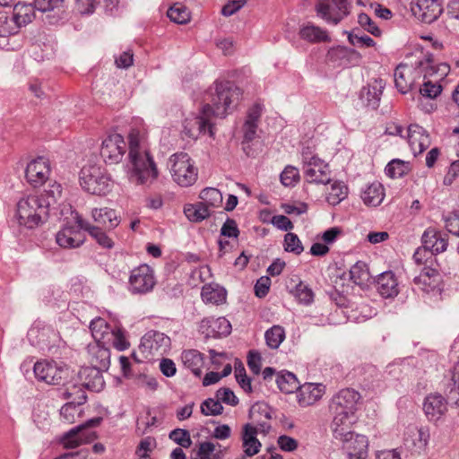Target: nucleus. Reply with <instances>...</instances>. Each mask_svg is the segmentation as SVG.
Here are the masks:
<instances>
[{
    "label": "nucleus",
    "instance_id": "1",
    "mask_svg": "<svg viewBox=\"0 0 459 459\" xmlns=\"http://www.w3.org/2000/svg\"><path fill=\"white\" fill-rule=\"evenodd\" d=\"M242 91L230 82L218 81L209 87L204 95L200 115H191L183 122L184 134L193 139L206 132H212L211 120L214 117H225L229 109L237 107L242 100Z\"/></svg>",
    "mask_w": 459,
    "mask_h": 459
},
{
    "label": "nucleus",
    "instance_id": "2",
    "mask_svg": "<svg viewBox=\"0 0 459 459\" xmlns=\"http://www.w3.org/2000/svg\"><path fill=\"white\" fill-rule=\"evenodd\" d=\"M148 134L143 119L132 118L127 134L128 178L135 184H150L159 177V169L150 150Z\"/></svg>",
    "mask_w": 459,
    "mask_h": 459
},
{
    "label": "nucleus",
    "instance_id": "3",
    "mask_svg": "<svg viewBox=\"0 0 459 459\" xmlns=\"http://www.w3.org/2000/svg\"><path fill=\"white\" fill-rule=\"evenodd\" d=\"M48 216L47 206L36 194L22 197L16 204L15 218L20 226L29 230L42 226Z\"/></svg>",
    "mask_w": 459,
    "mask_h": 459
},
{
    "label": "nucleus",
    "instance_id": "4",
    "mask_svg": "<svg viewBox=\"0 0 459 459\" xmlns=\"http://www.w3.org/2000/svg\"><path fill=\"white\" fill-rule=\"evenodd\" d=\"M169 172L173 181L180 186H193L198 178V169L186 152H177L169 160Z\"/></svg>",
    "mask_w": 459,
    "mask_h": 459
},
{
    "label": "nucleus",
    "instance_id": "5",
    "mask_svg": "<svg viewBox=\"0 0 459 459\" xmlns=\"http://www.w3.org/2000/svg\"><path fill=\"white\" fill-rule=\"evenodd\" d=\"M82 187L92 194L104 195L111 190V178L105 168L98 165H86L81 170Z\"/></svg>",
    "mask_w": 459,
    "mask_h": 459
},
{
    "label": "nucleus",
    "instance_id": "6",
    "mask_svg": "<svg viewBox=\"0 0 459 459\" xmlns=\"http://www.w3.org/2000/svg\"><path fill=\"white\" fill-rule=\"evenodd\" d=\"M304 178L313 184L330 183L331 170L328 163L318 157L309 147L302 152Z\"/></svg>",
    "mask_w": 459,
    "mask_h": 459
},
{
    "label": "nucleus",
    "instance_id": "7",
    "mask_svg": "<svg viewBox=\"0 0 459 459\" xmlns=\"http://www.w3.org/2000/svg\"><path fill=\"white\" fill-rule=\"evenodd\" d=\"M449 231H424L423 247L417 248L413 259L417 264H424L434 254L444 252L448 245Z\"/></svg>",
    "mask_w": 459,
    "mask_h": 459
},
{
    "label": "nucleus",
    "instance_id": "8",
    "mask_svg": "<svg viewBox=\"0 0 459 459\" xmlns=\"http://www.w3.org/2000/svg\"><path fill=\"white\" fill-rule=\"evenodd\" d=\"M51 172L50 161L44 157H38L27 164L25 179L30 186L40 187L48 180Z\"/></svg>",
    "mask_w": 459,
    "mask_h": 459
},
{
    "label": "nucleus",
    "instance_id": "9",
    "mask_svg": "<svg viewBox=\"0 0 459 459\" xmlns=\"http://www.w3.org/2000/svg\"><path fill=\"white\" fill-rule=\"evenodd\" d=\"M126 152V143L122 134H110L102 142L100 155L106 163L116 164L122 160Z\"/></svg>",
    "mask_w": 459,
    "mask_h": 459
},
{
    "label": "nucleus",
    "instance_id": "10",
    "mask_svg": "<svg viewBox=\"0 0 459 459\" xmlns=\"http://www.w3.org/2000/svg\"><path fill=\"white\" fill-rule=\"evenodd\" d=\"M411 11L418 21L431 23L443 13V0H412Z\"/></svg>",
    "mask_w": 459,
    "mask_h": 459
},
{
    "label": "nucleus",
    "instance_id": "11",
    "mask_svg": "<svg viewBox=\"0 0 459 459\" xmlns=\"http://www.w3.org/2000/svg\"><path fill=\"white\" fill-rule=\"evenodd\" d=\"M100 420V418H94L89 420L85 424L79 425L69 430L64 435L61 441L64 447L66 449L75 448L83 443L93 440L95 436L93 432L89 430V428L99 425Z\"/></svg>",
    "mask_w": 459,
    "mask_h": 459
},
{
    "label": "nucleus",
    "instance_id": "12",
    "mask_svg": "<svg viewBox=\"0 0 459 459\" xmlns=\"http://www.w3.org/2000/svg\"><path fill=\"white\" fill-rule=\"evenodd\" d=\"M430 439V430L428 426L410 425L403 434L404 445L413 453L425 454Z\"/></svg>",
    "mask_w": 459,
    "mask_h": 459
},
{
    "label": "nucleus",
    "instance_id": "13",
    "mask_svg": "<svg viewBox=\"0 0 459 459\" xmlns=\"http://www.w3.org/2000/svg\"><path fill=\"white\" fill-rule=\"evenodd\" d=\"M34 374L38 380L48 385H59L67 375V368L55 361H38L34 365Z\"/></svg>",
    "mask_w": 459,
    "mask_h": 459
},
{
    "label": "nucleus",
    "instance_id": "14",
    "mask_svg": "<svg viewBox=\"0 0 459 459\" xmlns=\"http://www.w3.org/2000/svg\"><path fill=\"white\" fill-rule=\"evenodd\" d=\"M170 345V339L160 332H149L141 340L139 350L145 358L163 355Z\"/></svg>",
    "mask_w": 459,
    "mask_h": 459
},
{
    "label": "nucleus",
    "instance_id": "15",
    "mask_svg": "<svg viewBox=\"0 0 459 459\" xmlns=\"http://www.w3.org/2000/svg\"><path fill=\"white\" fill-rule=\"evenodd\" d=\"M316 11L326 22L336 24L348 13L347 0H319Z\"/></svg>",
    "mask_w": 459,
    "mask_h": 459
},
{
    "label": "nucleus",
    "instance_id": "16",
    "mask_svg": "<svg viewBox=\"0 0 459 459\" xmlns=\"http://www.w3.org/2000/svg\"><path fill=\"white\" fill-rule=\"evenodd\" d=\"M130 289L134 293H146L155 285L153 270L148 264H141L131 272Z\"/></svg>",
    "mask_w": 459,
    "mask_h": 459
},
{
    "label": "nucleus",
    "instance_id": "17",
    "mask_svg": "<svg viewBox=\"0 0 459 459\" xmlns=\"http://www.w3.org/2000/svg\"><path fill=\"white\" fill-rule=\"evenodd\" d=\"M423 411L429 422L438 424L448 411V403L440 394H429L424 400Z\"/></svg>",
    "mask_w": 459,
    "mask_h": 459
},
{
    "label": "nucleus",
    "instance_id": "18",
    "mask_svg": "<svg viewBox=\"0 0 459 459\" xmlns=\"http://www.w3.org/2000/svg\"><path fill=\"white\" fill-rule=\"evenodd\" d=\"M359 399L360 394L357 391L350 388L342 389L332 399L330 409L333 412L355 415Z\"/></svg>",
    "mask_w": 459,
    "mask_h": 459
},
{
    "label": "nucleus",
    "instance_id": "19",
    "mask_svg": "<svg viewBox=\"0 0 459 459\" xmlns=\"http://www.w3.org/2000/svg\"><path fill=\"white\" fill-rule=\"evenodd\" d=\"M333 418L330 429L333 437L340 441H347L354 437L353 424L356 415L333 412Z\"/></svg>",
    "mask_w": 459,
    "mask_h": 459
},
{
    "label": "nucleus",
    "instance_id": "20",
    "mask_svg": "<svg viewBox=\"0 0 459 459\" xmlns=\"http://www.w3.org/2000/svg\"><path fill=\"white\" fill-rule=\"evenodd\" d=\"M420 72L412 64H400L394 71V82L396 88L402 93L408 92L415 83Z\"/></svg>",
    "mask_w": 459,
    "mask_h": 459
},
{
    "label": "nucleus",
    "instance_id": "21",
    "mask_svg": "<svg viewBox=\"0 0 459 459\" xmlns=\"http://www.w3.org/2000/svg\"><path fill=\"white\" fill-rule=\"evenodd\" d=\"M418 69L424 79L432 80L439 83L450 72V65L446 63H437L432 58H426L419 62Z\"/></svg>",
    "mask_w": 459,
    "mask_h": 459
},
{
    "label": "nucleus",
    "instance_id": "22",
    "mask_svg": "<svg viewBox=\"0 0 459 459\" xmlns=\"http://www.w3.org/2000/svg\"><path fill=\"white\" fill-rule=\"evenodd\" d=\"M102 342H94L87 347L88 360L91 366L108 370L110 366V351Z\"/></svg>",
    "mask_w": 459,
    "mask_h": 459
},
{
    "label": "nucleus",
    "instance_id": "23",
    "mask_svg": "<svg viewBox=\"0 0 459 459\" xmlns=\"http://www.w3.org/2000/svg\"><path fill=\"white\" fill-rule=\"evenodd\" d=\"M408 143L414 155L422 153L430 143V136L428 132L418 125H411L408 128Z\"/></svg>",
    "mask_w": 459,
    "mask_h": 459
},
{
    "label": "nucleus",
    "instance_id": "24",
    "mask_svg": "<svg viewBox=\"0 0 459 459\" xmlns=\"http://www.w3.org/2000/svg\"><path fill=\"white\" fill-rule=\"evenodd\" d=\"M200 328L207 337L213 338L227 336L231 332L230 321L223 316L218 318H204L200 324Z\"/></svg>",
    "mask_w": 459,
    "mask_h": 459
},
{
    "label": "nucleus",
    "instance_id": "25",
    "mask_svg": "<svg viewBox=\"0 0 459 459\" xmlns=\"http://www.w3.org/2000/svg\"><path fill=\"white\" fill-rule=\"evenodd\" d=\"M102 371H106V369H100L94 366L85 367L80 370L79 377L87 389L100 392L105 386Z\"/></svg>",
    "mask_w": 459,
    "mask_h": 459
},
{
    "label": "nucleus",
    "instance_id": "26",
    "mask_svg": "<svg viewBox=\"0 0 459 459\" xmlns=\"http://www.w3.org/2000/svg\"><path fill=\"white\" fill-rule=\"evenodd\" d=\"M325 393V386L322 384L307 383L299 387L298 394L299 404L307 407L315 404Z\"/></svg>",
    "mask_w": 459,
    "mask_h": 459
},
{
    "label": "nucleus",
    "instance_id": "27",
    "mask_svg": "<svg viewBox=\"0 0 459 459\" xmlns=\"http://www.w3.org/2000/svg\"><path fill=\"white\" fill-rule=\"evenodd\" d=\"M345 444L344 448L348 459H366L368 451V440L364 435L355 434L352 439L342 441Z\"/></svg>",
    "mask_w": 459,
    "mask_h": 459
},
{
    "label": "nucleus",
    "instance_id": "28",
    "mask_svg": "<svg viewBox=\"0 0 459 459\" xmlns=\"http://www.w3.org/2000/svg\"><path fill=\"white\" fill-rule=\"evenodd\" d=\"M92 217L96 223L95 229H114L119 224V218L117 212L108 208H96L92 211Z\"/></svg>",
    "mask_w": 459,
    "mask_h": 459
},
{
    "label": "nucleus",
    "instance_id": "29",
    "mask_svg": "<svg viewBox=\"0 0 459 459\" xmlns=\"http://www.w3.org/2000/svg\"><path fill=\"white\" fill-rule=\"evenodd\" d=\"M414 284L425 292L434 290L438 287L440 275L438 272L429 266L422 269L420 273L413 280Z\"/></svg>",
    "mask_w": 459,
    "mask_h": 459
},
{
    "label": "nucleus",
    "instance_id": "30",
    "mask_svg": "<svg viewBox=\"0 0 459 459\" xmlns=\"http://www.w3.org/2000/svg\"><path fill=\"white\" fill-rule=\"evenodd\" d=\"M377 290L378 293L385 299L395 297L399 293V290L394 273L391 271H387L378 275Z\"/></svg>",
    "mask_w": 459,
    "mask_h": 459
},
{
    "label": "nucleus",
    "instance_id": "31",
    "mask_svg": "<svg viewBox=\"0 0 459 459\" xmlns=\"http://www.w3.org/2000/svg\"><path fill=\"white\" fill-rule=\"evenodd\" d=\"M250 418L252 420V425L257 429L258 433L266 434L271 429V414L266 406L256 404L250 410Z\"/></svg>",
    "mask_w": 459,
    "mask_h": 459
},
{
    "label": "nucleus",
    "instance_id": "32",
    "mask_svg": "<svg viewBox=\"0 0 459 459\" xmlns=\"http://www.w3.org/2000/svg\"><path fill=\"white\" fill-rule=\"evenodd\" d=\"M63 191V185L56 180H54L50 182L48 187L42 192L35 194L39 197L40 201L47 206V209L49 212L50 207L57 204V202L62 198Z\"/></svg>",
    "mask_w": 459,
    "mask_h": 459
},
{
    "label": "nucleus",
    "instance_id": "33",
    "mask_svg": "<svg viewBox=\"0 0 459 459\" xmlns=\"http://www.w3.org/2000/svg\"><path fill=\"white\" fill-rule=\"evenodd\" d=\"M257 429L252 424H246L243 427L242 441L244 452L248 456L256 455L261 447V443L257 439Z\"/></svg>",
    "mask_w": 459,
    "mask_h": 459
},
{
    "label": "nucleus",
    "instance_id": "34",
    "mask_svg": "<svg viewBox=\"0 0 459 459\" xmlns=\"http://www.w3.org/2000/svg\"><path fill=\"white\" fill-rule=\"evenodd\" d=\"M361 198L368 206L379 205L385 198L384 186L378 181L368 185L361 194Z\"/></svg>",
    "mask_w": 459,
    "mask_h": 459
},
{
    "label": "nucleus",
    "instance_id": "35",
    "mask_svg": "<svg viewBox=\"0 0 459 459\" xmlns=\"http://www.w3.org/2000/svg\"><path fill=\"white\" fill-rule=\"evenodd\" d=\"M202 299L206 304L220 305L226 301L227 291L218 284H205L202 288Z\"/></svg>",
    "mask_w": 459,
    "mask_h": 459
},
{
    "label": "nucleus",
    "instance_id": "36",
    "mask_svg": "<svg viewBox=\"0 0 459 459\" xmlns=\"http://www.w3.org/2000/svg\"><path fill=\"white\" fill-rule=\"evenodd\" d=\"M56 241L61 247H78L85 241V231H57Z\"/></svg>",
    "mask_w": 459,
    "mask_h": 459
},
{
    "label": "nucleus",
    "instance_id": "37",
    "mask_svg": "<svg viewBox=\"0 0 459 459\" xmlns=\"http://www.w3.org/2000/svg\"><path fill=\"white\" fill-rule=\"evenodd\" d=\"M181 359L184 366L190 369L195 376H201L204 366V357L201 352L196 350L184 351L181 355Z\"/></svg>",
    "mask_w": 459,
    "mask_h": 459
},
{
    "label": "nucleus",
    "instance_id": "38",
    "mask_svg": "<svg viewBox=\"0 0 459 459\" xmlns=\"http://www.w3.org/2000/svg\"><path fill=\"white\" fill-rule=\"evenodd\" d=\"M325 190V199L328 204L336 205L344 200L348 195V186L342 181H333Z\"/></svg>",
    "mask_w": 459,
    "mask_h": 459
},
{
    "label": "nucleus",
    "instance_id": "39",
    "mask_svg": "<svg viewBox=\"0 0 459 459\" xmlns=\"http://www.w3.org/2000/svg\"><path fill=\"white\" fill-rule=\"evenodd\" d=\"M299 36L310 43L330 42L331 40L326 30L313 24L304 25L299 30Z\"/></svg>",
    "mask_w": 459,
    "mask_h": 459
},
{
    "label": "nucleus",
    "instance_id": "40",
    "mask_svg": "<svg viewBox=\"0 0 459 459\" xmlns=\"http://www.w3.org/2000/svg\"><path fill=\"white\" fill-rule=\"evenodd\" d=\"M411 163L400 159L392 160L385 168V173L390 178H403L411 173Z\"/></svg>",
    "mask_w": 459,
    "mask_h": 459
},
{
    "label": "nucleus",
    "instance_id": "41",
    "mask_svg": "<svg viewBox=\"0 0 459 459\" xmlns=\"http://www.w3.org/2000/svg\"><path fill=\"white\" fill-rule=\"evenodd\" d=\"M34 15V7L30 4L19 3L14 5L12 17L20 29L31 22Z\"/></svg>",
    "mask_w": 459,
    "mask_h": 459
},
{
    "label": "nucleus",
    "instance_id": "42",
    "mask_svg": "<svg viewBox=\"0 0 459 459\" xmlns=\"http://www.w3.org/2000/svg\"><path fill=\"white\" fill-rule=\"evenodd\" d=\"M90 329L91 331L92 337L95 342H105L108 339V333H111L114 328H112L105 319L97 317L91 322Z\"/></svg>",
    "mask_w": 459,
    "mask_h": 459
},
{
    "label": "nucleus",
    "instance_id": "43",
    "mask_svg": "<svg viewBox=\"0 0 459 459\" xmlns=\"http://www.w3.org/2000/svg\"><path fill=\"white\" fill-rule=\"evenodd\" d=\"M276 384L279 389L285 394H292L299 390V382L291 372H282L276 377Z\"/></svg>",
    "mask_w": 459,
    "mask_h": 459
},
{
    "label": "nucleus",
    "instance_id": "44",
    "mask_svg": "<svg viewBox=\"0 0 459 459\" xmlns=\"http://www.w3.org/2000/svg\"><path fill=\"white\" fill-rule=\"evenodd\" d=\"M239 231H221L218 239L219 255L223 256L230 253L233 248L238 246Z\"/></svg>",
    "mask_w": 459,
    "mask_h": 459
},
{
    "label": "nucleus",
    "instance_id": "45",
    "mask_svg": "<svg viewBox=\"0 0 459 459\" xmlns=\"http://www.w3.org/2000/svg\"><path fill=\"white\" fill-rule=\"evenodd\" d=\"M83 415L82 403H67L60 410L61 420L67 423L73 424Z\"/></svg>",
    "mask_w": 459,
    "mask_h": 459
},
{
    "label": "nucleus",
    "instance_id": "46",
    "mask_svg": "<svg viewBox=\"0 0 459 459\" xmlns=\"http://www.w3.org/2000/svg\"><path fill=\"white\" fill-rule=\"evenodd\" d=\"M186 218L194 222H199L209 217L210 210L202 202L196 204H188L184 208Z\"/></svg>",
    "mask_w": 459,
    "mask_h": 459
},
{
    "label": "nucleus",
    "instance_id": "47",
    "mask_svg": "<svg viewBox=\"0 0 459 459\" xmlns=\"http://www.w3.org/2000/svg\"><path fill=\"white\" fill-rule=\"evenodd\" d=\"M281 209L289 215L291 220L296 218H303L307 213L308 205L305 202L301 201H289L281 204Z\"/></svg>",
    "mask_w": 459,
    "mask_h": 459
},
{
    "label": "nucleus",
    "instance_id": "48",
    "mask_svg": "<svg viewBox=\"0 0 459 459\" xmlns=\"http://www.w3.org/2000/svg\"><path fill=\"white\" fill-rule=\"evenodd\" d=\"M351 281L358 285L366 284L370 278L368 264L364 262L359 261L353 264L350 270Z\"/></svg>",
    "mask_w": 459,
    "mask_h": 459
},
{
    "label": "nucleus",
    "instance_id": "49",
    "mask_svg": "<svg viewBox=\"0 0 459 459\" xmlns=\"http://www.w3.org/2000/svg\"><path fill=\"white\" fill-rule=\"evenodd\" d=\"M199 196L202 199V203H204L208 209L210 207L217 208L222 204V195L217 188H204L201 191Z\"/></svg>",
    "mask_w": 459,
    "mask_h": 459
},
{
    "label": "nucleus",
    "instance_id": "50",
    "mask_svg": "<svg viewBox=\"0 0 459 459\" xmlns=\"http://www.w3.org/2000/svg\"><path fill=\"white\" fill-rule=\"evenodd\" d=\"M265 342L271 349H277L285 339V330L281 325H273L264 333Z\"/></svg>",
    "mask_w": 459,
    "mask_h": 459
},
{
    "label": "nucleus",
    "instance_id": "51",
    "mask_svg": "<svg viewBox=\"0 0 459 459\" xmlns=\"http://www.w3.org/2000/svg\"><path fill=\"white\" fill-rule=\"evenodd\" d=\"M168 16L172 22L179 24L188 22L191 17L188 9L181 4L172 5L168 10Z\"/></svg>",
    "mask_w": 459,
    "mask_h": 459
},
{
    "label": "nucleus",
    "instance_id": "52",
    "mask_svg": "<svg viewBox=\"0 0 459 459\" xmlns=\"http://www.w3.org/2000/svg\"><path fill=\"white\" fill-rule=\"evenodd\" d=\"M19 31L18 25L12 15L5 12H0V37L14 35Z\"/></svg>",
    "mask_w": 459,
    "mask_h": 459
},
{
    "label": "nucleus",
    "instance_id": "53",
    "mask_svg": "<svg viewBox=\"0 0 459 459\" xmlns=\"http://www.w3.org/2000/svg\"><path fill=\"white\" fill-rule=\"evenodd\" d=\"M105 343L112 345L118 351H125L129 347V342L126 340L123 332L119 328H114L111 333H108V339Z\"/></svg>",
    "mask_w": 459,
    "mask_h": 459
},
{
    "label": "nucleus",
    "instance_id": "54",
    "mask_svg": "<svg viewBox=\"0 0 459 459\" xmlns=\"http://www.w3.org/2000/svg\"><path fill=\"white\" fill-rule=\"evenodd\" d=\"M223 406L221 402L216 398H208L201 404V412L205 416H216L222 413Z\"/></svg>",
    "mask_w": 459,
    "mask_h": 459
},
{
    "label": "nucleus",
    "instance_id": "55",
    "mask_svg": "<svg viewBox=\"0 0 459 459\" xmlns=\"http://www.w3.org/2000/svg\"><path fill=\"white\" fill-rule=\"evenodd\" d=\"M284 249L287 252L299 255L303 252L304 247L299 237L289 231L284 238Z\"/></svg>",
    "mask_w": 459,
    "mask_h": 459
},
{
    "label": "nucleus",
    "instance_id": "56",
    "mask_svg": "<svg viewBox=\"0 0 459 459\" xmlns=\"http://www.w3.org/2000/svg\"><path fill=\"white\" fill-rule=\"evenodd\" d=\"M299 179V171L293 166H287L281 174V182L285 186H294Z\"/></svg>",
    "mask_w": 459,
    "mask_h": 459
},
{
    "label": "nucleus",
    "instance_id": "57",
    "mask_svg": "<svg viewBox=\"0 0 459 459\" xmlns=\"http://www.w3.org/2000/svg\"><path fill=\"white\" fill-rule=\"evenodd\" d=\"M169 437L184 448H188L192 445L190 434L186 429H176L169 433Z\"/></svg>",
    "mask_w": 459,
    "mask_h": 459
},
{
    "label": "nucleus",
    "instance_id": "58",
    "mask_svg": "<svg viewBox=\"0 0 459 459\" xmlns=\"http://www.w3.org/2000/svg\"><path fill=\"white\" fill-rule=\"evenodd\" d=\"M221 447L219 444H214L210 441H204L199 444L198 451L195 459H212L216 458V447Z\"/></svg>",
    "mask_w": 459,
    "mask_h": 459
},
{
    "label": "nucleus",
    "instance_id": "59",
    "mask_svg": "<svg viewBox=\"0 0 459 459\" xmlns=\"http://www.w3.org/2000/svg\"><path fill=\"white\" fill-rule=\"evenodd\" d=\"M425 80L426 81L420 89V94L429 99L437 98L442 91L441 85L438 82H434L432 80Z\"/></svg>",
    "mask_w": 459,
    "mask_h": 459
},
{
    "label": "nucleus",
    "instance_id": "60",
    "mask_svg": "<svg viewBox=\"0 0 459 459\" xmlns=\"http://www.w3.org/2000/svg\"><path fill=\"white\" fill-rule=\"evenodd\" d=\"M296 297L299 302L307 305L313 301L314 293L307 285L300 281L296 286Z\"/></svg>",
    "mask_w": 459,
    "mask_h": 459
},
{
    "label": "nucleus",
    "instance_id": "61",
    "mask_svg": "<svg viewBox=\"0 0 459 459\" xmlns=\"http://www.w3.org/2000/svg\"><path fill=\"white\" fill-rule=\"evenodd\" d=\"M358 22L359 25L376 37H379L381 35V30L375 24L374 22L371 21L370 17L366 13H360L358 18Z\"/></svg>",
    "mask_w": 459,
    "mask_h": 459
},
{
    "label": "nucleus",
    "instance_id": "62",
    "mask_svg": "<svg viewBox=\"0 0 459 459\" xmlns=\"http://www.w3.org/2000/svg\"><path fill=\"white\" fill-rule=\"evenodd\" d=\"M216 398L221 403L235 406L238 403V397L230 388H220L216 392Z\"/></svg>",
    "mask_w": 459,
    "mask_h": 459
},
{
    "label": "nucleus",
    "instance_id": "63",
    "mask_svg": "<svg viewBox=\"0 0 459 459\" xmlns=\"http://www.w3.org/2000/svg\"><path fill=\"white\" fill-rule=\"evenodd\" d=\"M247 366L249 369L255 375L261 371L262 358L258 351H250L247 356Z\"/></svg>",
    "mask_w": 459,
    "mask_h": 459
},
{
    "label": "nucleus",
    "instance_id": "64",
    "mask_svg": "<svg viewBox=\"0 0 459 459\" xmlns=\"http://www.w3.org/2000/svg\"><path fill=\"white\" fill-rule=\"evenodd\" d=\"M156 446L157 442L154 437H145L140 441L135 453L151 455V453L154 450Z\"/></svg>",
    "mask_w": 459,
    "mask_h": 459
}]
</instances>
